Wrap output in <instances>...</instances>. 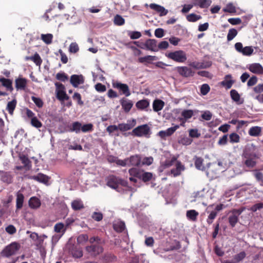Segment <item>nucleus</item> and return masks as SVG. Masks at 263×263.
Listing matches in <instances>:
<instances>
[{"mask_svg": "<svg viewBox=\"0 0 263 263\" xmlns=\"http://www.w3.org/2000/svg\"><path fill=\"white\" fill-rule=\"evenodd\" d=\"M19 158L22 163L24 164V167L27 170H29L31 167V161L29 160L28 157L25 155H21Z\"/></svg>", "mask_w": 263, "mask_h": 263, "instance_id": "obj_29", "label": "nucleus"}, {"mask_svg": "<svg viewBox=\"0 0 263 263\" xmlns=\"http://www.w3.org/2000/svg\"><path fill=\"white\" fill-rule=\"evenodd\" d=\"M27 84V80L24 78H18L15 80V86L17 90H25Z\"/></svg>", "mask_w": 263, "mask_h": 263, "instance_id": "obj_18", "label": "nucleus"}, {"mask_svg": "<svg viewBox=\"0 0 263 263\" xmlns=\"http://www.w3.org/2000/svg\"><path fill=\"white\" fill-rule=\"evenodd\" d=\"M246 256V254L245 252L242 251L234 256V260L235 262H239L245 258Z\"/></svg>", "mask_w": 263, "mask_h": 263, "instance_id": "obj_57", "label": "nucleus"}, {"mask_svg": "<svg viewBox=\"0 0 263 263\" xmlns=\"http://www.w3.org/2000/svg\"><path fill=\"white\" fill-rule=\"evenodd\" d=\"M28 178L43 183H46L49 180L48 176L42 173H39L37 175L29 176Z\"/></svg>", "mask_w": 263, "mask_h": 263, "instance_id": "obj_19", "label": "nucleus"}, {"mask_svg": "<svg viewBox=\"0 0 263 263\" xmlns=\"http://www.w3.org/2000/svg\"><path fill=\"white\" fill-rule=\"evenodd\" d=\"M253 51L251 46H246L243 48L241 53L244 55L250 56L253 53Z\"/></svg>", "mask_w": 263, "mask_h": 263, "instance_id": "obj_64", "label": "nucleus"}, {"mask_svg": "<svg viewBox=\"0 0 263 263\" xmlns=\"http://www.w3.org/2000/svg\"><path fill=\"white\" fill-rule=\"evenodd\" d=\"M205 212L209 214L206 222L208 224H211L214 221V208L213 205L208 206L205 210Z\"/></svg>", "mask_w": 263, "mask_h": 263, "instance_id": "obj_27", "label": "nucleus"}, {"mask_svg": "<svg viewBox=\"0 0 263 263\" xmlns=\"http://www.w3.org/2000/svg\"><path fill=\"white\" fill-rule=\"evenodd\" d=\"M199 213L195 210H188L186 212V216L187 218L192 221H196Z\"/></svg>", "mask_w": 263, "mask_h": 263, "instance_id": "obj_31", "label": "nucleus"}, {"mask_svg": "<svg viewBox=\"0 0 263 263\" xmlns=\"http://www.w3.org/2000/svg\"><path fill=\"white\" fill-rule=\"evenodd\" d=\"M164 106V102L162 100L159 99L154 100L153 103V110L156 112H158L162 110Z\"/></svg>", "mask_w": 263, "mask_h": 263, "instance_id": "obj_32", "label": "nucleus"}, {"mask_svg": "<svg viewBox=\"0 0 263 263\" xmlns=\"http://www.w3.org/2000/svg\"><path fill=\"white\" fill-rule=\"evenodd\" d=\"M88 236L86 234H82L77 237V242L78 244H83L85 242L89 241Z\"/></svg>", "mask_w": 263, "mask_h": 263, "instance_id": "obj_48", "label": "nucleus"}, {"mask_svg": "<svg viewBox=\"0 0 263 263\" xmlns=\"http://www.w3.org/2000/svg\"><path fill=\"white\" fill-rule=\"evenodd\" d=\"M248 69L253 73L263 74V67L259 63H253L248 67Z\"/></svg>", "mask_w": 263, "mask_h": 263, "instance_id": "obj_14", "label": "nucleus"}, {"mask_svg": "<svg viewBox=\"0 0 263 263\" xmlns=\"http://www.w3.org/2000/svg\"><path fill=\"white\" fill-rule=\"evenodd\" d=\"M222 10L224 12H228L230 13H235L236 12V8L232 3L228 4Z\"/></svg>", "mask_w": 263, "mask_h": 263, "instance_id": "obj_45", "label": "nucleus"}, {"mask_svg": "<svg viewBox=\"0 0 263 263\" xmlns=\"http://www.w3.org/2000/svg\"><path fill=\"white\" fill-rule=\"evenodd\" d=\"M120 104L125 112H128L133 106V103L132 101L124 98L120 100Z\"/></svg>", "mask_w": 263, "mask_h": 263, "instance_id": "obj_20", "label": "nucleus"}, {"mask_svg": "<svg viewBox=\"0 0 263 263\" xmlns=\"http://www.w3.org/2000/svg\"><path fill=\"white\" fill-rule=\"evenodd\" d=\"M31 100L39 108L43 107L44 103L41 99L34 96L31 97Z\"/></svg>", "mask_w": 263, "mask_h": 263, "instance_id": "obj_61", "label": "nucleus"}, {"mask_svg": "<svg viewBox=\"0 0 263 263\" xmlns=\"http://www.w3.org/2000/svg\"><path fill=\"white\" fill-rule=\"evenodd\" d=\"M181 246L180 242L178 240H174V244L165 250L166 251H170L173 250H179L181 248Z\"/></svg>", "mask_w": 263, "mask_h": 263, "instance_id": "obj_51", "label": "nucleus"}, {"mask_svg": "<svg viewBox=\"0 0 263 263\" xmlns=\"http://www.w3.org/2000/svg\"><path fill=\"white\" fill-rule=\"evenodd\" d=\"M230 96L232 100L237 104H241L242 102H240V96L238 91L235 89H232L230 92Z\"/></svg>", "mask_w": 263, "mask_h": 263, "instance_id": "obj_37", "label": "nucleus"}, {"mask_svg": "<svg viewBox=\"0 0 263 263\" xmlns=\"http://www.w3.org/2000/svg\"><path fill=\"white\" fill-rule=\"evenodd\" d=\"M54 231L57 233H62L64 234L66 231V228H65L64 223L62 222H59L55 224L54 227Z\"/></svg>", "mask_w": 263, "mask_h": 263, "instance_id": "obj_43", "label": "nucleus"}, {"mask_svg": "<svg viewBox=\"0 0 263 263\" xmlns=\"http://www.w3.org/2000/svg\"><path fill=\"white\" fill-rule=\"evenodd\" d=\"M28 204L31 209H36L40 207L41 203L38 198L33 196L31 197L29 200Z\"/></svg>", "mask_w": 263, "mask_h": 263, "instance_id": "obj_23", "label": "nucleus"}, {"mask_svg": "<svg viewBox=\"0 0 263 263\" xmlns=\"http://www.w3.org/2000/svg\"><path fill=\"white\" fill-rule=\"evenodd\" d=\"M16 196V210H19L23 208L24 201V196L20 191L17 192Z\"/></svg>", "mask_w": 263, "mask_h": 263, "instance_id": "obj_22", "label": "nucleus"}, {"mask_svg": "<svg viewBox=\"0 0 263 263\" xmlns=\"http://www.w3.org/2000/svg\"><path fill=\"white\" fill-rule=\"evenodd\" d=\"M81 130V123L79 122L76 121L72 123L71 125L69 131L71 132H76V133H79Z\"/></svg>", "mask_w": 263, "mask_h": 263, "instance_id": "obj_42", "label": "nucleus"}, {"mask_svg": "<svg viewBox=\"0 0 263 263\" xmlns=\"http://www.w3.org/2000/svg\"><path fill=\"white\" fill-rule=\"evenodd\" d=\"M261 128L259 126H253L250 128L249 130V134L251 136L257 137L260 135Z\"/></svg>", "mask_w": 263, "mask_h": 263, "instance_id": "obj_39", "label": "nucleus"}, {"mask_svg": "<svg viewBox=\"0 0 263 263\" xmlns=\"http://www.w3.org/2000/svg\"><path fill=\"white\" fill-rule=\"evenodd\" d=\"M201 18V16L195 13H191L187 15L186 19L189 22H195Z\"/></svg>", "mask_w": 263, "mask_h": 263, "instance_id": "obj_53", "label": "nucleus"}, {"mask_svg": "<svg viewBox=\"0 0 263 263\" xmlns=\"http://www.w3.org/2000/svg\"><path fill=\"white\" fill-rule=\"evenodd\" d=\"M230 142L232 143H238L240 141V136L235 133H233L229 135Z\"/></svg>", "mask_w": 263, "mask_h": 263, "instance_id": "obj_56", "label": "nucleus"}, {"mask_svg": "<svg viewBox=\"0 0 263 263\" xmlns=\"http://www.w3.org/2000/svg\"><path fill=\"white\" fill-rule=\"evenodd\" d=\"M25 61L31 60L33 61L36 66H40L42 63V60L40 55L37 52H36L33 56L26 57L25 58Z\"/></svg>", "mask_w": 263, "mask_h": 263, "instance_id": "obj_30", "label": "nucleus"}, {"mask_svg": "<svg viewBox=\"0 0 263 263\" xmlns=\"http://www.w3.org/2000/svg\"><path fill=\"white\" fill-rule=\"evenodd\" d=\"M254 172L255 179L259 182L260 185L263 186V173L258 170H254Z\"/></svg>", "mask_w": 263, "mask_h": 263, "instance_id": "obj_46", "label": "nucleus"}, {"mask_svg": "<svg viewBox=\"0 0 263 263\" xmlns=\"http://www.w3.org/2000/svg\"><path fill=\"white\" fill-rule=\"evenodd\" d=\"M244 164L249 168H253L256 165V159H244Z\"/></svg>", "mask_w": 263, "mask_h": 263, "instance_id": "obj_44", "label": "nucleus"}, {"mask_svg": "<svg viewBox=\"0 0 263 263\" xmlns=\"http://www.w3.org/2000/svg\"><path fill=\"white\" fill-rule=\"evenodd\" d=\"M72 99L74 101H76L79 105L82 106L84 105V102L82 100L81 96L79 93L74 92L72 96Z\"/></svg>", "mask_w": 263, "mask_h": 263, "instance_id": "obj_59", "label": "nucleus"}, {"mask_svg": "<svg viewBox=\"0 0 263 263\" xmlns=\"http://www.w3.org/2000/svg\"><path fill=\"white\" fill-rule=\"evenodd\" d=\"M149 105L148 101L143 99L138 101L136 104V106L138 109L142 110L147 108Z\"/></svg>", "mask_w": 263, "mask_h": 263, "instance_id": "obj_40", "label": "nucleus"}, {"mask_svg": "<svg viewBox=\"0 0 263 263\" xmlns=\"http://www.w3.org/2000/svg\"><path fill=\"white\" fill-rule=\"evenodd\" d=\"M0 178L2 181L7 184H10L13 181V176L9 172L0 171Z\"/></svg>", "mask_w": 263, "mask_h": 263, "instance_id": "obj_15", "label": "nucleus"}, {"mask_svg": "<svg viewBox=\"0 0 263 263\" xmlns=\"http://www.w3.org/2000/svg\"><path fill=\"white\" fill-rule=\"evenodd\" d=\"M177 71L180 75L185 78L193 76L194 73L192 69L187 66L177 67Z\"/></svg>", "mask_w": 263, "mask_h": 263, "instance_id": "obj_8", "label": "nucleus"}, {"mask_svg": "<svg viewBox=\"0 0 263 263\" xmlns=\"http://www.w3.org/2000/svg\"><path fill=\"white\" fill-rule=\"evenodd\" d=\"M113 229L117 233L122 232L125 229L124 222L122 221H116L113 223Z\"/></svg>", "mask_w": 263, "mask_h": 263, "instance_id": "obj_28", "label": "nucleus"}, {"mask_svg": "<svg viewBox=\"0 0 263 263\" xmlns=\"http://www.w3.org/2000/svg\"><path fill=\"white\" fill-rule=\"evenodd\" d=\"M114 24L118 26H122L125 24V20L120 15L117 14L114 17Z\"/></svg>", "mask_w": 263, "mask_h": 263, "instance_id": "obj_52", "label": "nucleus"}, {"mask_svg": "<svg viewBox=\"0 0 263 263\" xmlns=\"http://www.w3.org/2000/svg\"><path fill=\"white\" fill-rule=\"evenodd\" d=\"M193 3L195 6H198L201 8H207L211 3L210 0H193Z\"/></svg>", "mask_w": 263, "mask_h": 263, "instance_id": "obj_34", "label": "nucleus"}, {"mask_svg": "<svg viewBox=\"0 0 263 263\" xmlns=\"http://www.w3.org/2000/svg\"><path fill=\"white\" fill-rule=\"evenodd\" d=\"M20 245L17 242H12L5 248L1 252V255L3 257H9L14 255L20 250Z\"/></svg>", "mask_w": 263, "mask_h": 263, "instance_id": "obj_4", "label": "nucleus"}, {"mask_svg": "<svg viewBox=\"0 0 263 263\" xmlns=\"http://www.w3.org/2000/svg\"><path fill=\"white\" fill-rule=\"evenodd\" d=\"M136 120L133 119L132 120H128L127 123H119V130L121 132H125L127 130L132 129L136 125Z\"/></svg>", "mask_w": 263, "mask_h": 263, "instance_id": "obj_7", "label": "nucleus"}, {"mask_svg": "<svg viewBox=\"0 0 263 263\" xmlns=\"http://www.w3.org/2000/svg\"><path fill=\"white\" fill-rule=\"evenodd\" d=\"M31 125L36 128H39L42 126V122L37 118V117L32 118L31 119Z\"/></svg>", "mask_w": 263, "mask_h": 263, "instance_id": "obj_55", "label": "nucleus"}, {"mask_svg": "<svg viewBox=\"0 0 263 263\" xmlns=\"http://www.w3.org/2000/svg\"><path fill=\"white\" fill-rule=\"evenodd\" d=\"M158 58L156 56L146 55L138 59V62L141 63H151L152 61H156Z\"/></svg>", "mask_w": 263, "mask_h": 263, "instance_id": "obj_36", "label": "nucleus"}, {"mask_svg": "<svg viewBox=\"0 0 263 263\" xmlns=\"http://www.w3.org/2000/svg\"><path fill=\"white\" fill-rule=\"evenodd\" d=\"M237 31L234 28L229 29L227 35V40L230 41L232 40L237 34Z\"/></svg>", "mask_w": 263, "mask_h": 263, "instance_id": "obj_54", "label": "nucleus"}, {"mask_svg": "<svg viewBox=\"0 0 263 263\" xmlns=\"http://www.w3.org/2000/svg\"><path fill=\"white\" fill-rule=\"evenodd\" d=\"M16 104L17 102L15 99L12 100L11 101L8 102L6 107V110L11 115L13 114L14 110L16 106Z\"/></svg>", "mask_w": 263, "mask_h": 263, "instance_id": "obj_38", "label": "nucleus"}, {"mask_svg": "<svg viewBox=\"0 0 263 263\" xmlns=\"http://www.w3.org/2000/svg\"><path fill=\"white\" fill-rule=\"evenodd\" d=\"M71 208L74 211H79L84 209V206L81 199H76L71 202Z\"/></svg>", "mask_w": 263, "mask_h": 263, "instance_id": "obj_33", "label": "nucleus"}, {"mask_svg": "<svg viewBox=\"0 0 263 263\" xmlns=\"http://www.w3.org/2000/svg\"><path fill=\"white\" fill-rule=\"evenodd\" d=\"M56 79L62 82H65L68 80V76L64 72H58L56 74Z\"/></svg>", "mask_w": 263, "mask_h": 263, "instance_id": "obj_58", "label": "nucleus"}, {"mask_svg": "<svg viewBox=\"0 0 263 263\" xmlns=\"http://www.w3.org/2000/svg\"><path fill=\"white\" fill-rule=\"evenodd\" d=\"M149 6L151 9L159 13L160 16L166 15L168 13L167 10L165 9L164 7L159 5L152 3Z\"/></svg>", "mask_w": 263, "mask_h": 263, "instance_id": "obj_12", "label": "nucleus"}, {"mask_svg": "<svg viewBox=\"0 0 263 263\" xmlns=\"http://www.w3.org/2000/svg\"><path fill=\"white\" fill-rule=\"evenodd\" d=\"M242 157L243 159L257 158V155L251 148H246L243 152Z\"/></svg>", "mask_w": 263, "mask_h": 263, "instance_id": "obj_24", "label": "nucleus"}, {"mask_svg": "<svg viewBox=\"0 0 263 263\" xmlns=\"http://www.w3.org/2000/svg\"><path fill=\"white\" fill-rule=\"evenodd\" d=\"M89 242L90 245L85 247V251L89 256L95 257L103 252V241L99 236L90 237Z\"/></svg>", "mask_w": 263, "mask_h": 263, "instance_id": "obj_1", "label": "nucleus"}, {"mask_svg": "<svg viewBox=\"0 0 263 263\" xmlns=\"http://www.w3.org/2000/svg\"><path fill=\"white\" fill-rule=\"evenodd\" d=\"M30 237L35 242V245L37 247L42 246L44 241V237H47L45 235L39 236L37 233L32 232L30 235Z\"/></svg>", "mask_w": 263, "mask_h": 263, "instance_id": "obj_16", "label": "nucleus"}, {"mask_svg": "<svg viewBox=\"0 0 263 263\" xmlns=\"http://www.w3.org/2000/svg\"><path fill=\"white\" fill-rule=\"evenodd\" d=\"M145 49L152 51H158V48L157 47V41L155 39H148L144 44H142Z\"/></svg>", "mask_w": 263, "mask_h": 263, "instance_id": "obj_11", "label": "nucleus"}, {"mask_svg": "<svg viewBox=\"0 0 263 263\" xmlns=\"http://www.w3.org/2000/svg\"><path fill=\"white\" fill-rule=\"evenodd\" d=\"M203 159L201 158L196 157L195 161V165L196 167L198 170H203L204 166L202 165Z\"/></svg>", "mask_w": 263, "mask_h": 263, "instance_id": "obj_62", "label": "nucleus"}, {"mask_svg": "<svg viewBox=\"0 0 263 263\" xmlns=\"http://www.w3.org/2000/svg\"><path fill=\"white\" fill-rule=\"evenodd\" d=\"M235 81L232 80V76L230 74L226 75L223 81L220 82L221 85L224 87L226 89L231 88Z\"/></svg>", "mask_w": 263, "mask_h": 263, "instance_id": "obj_21", "label": "nucleus"}, {"mask_svg": "<svg viewBox=\"0 0 263 263\" xmlns=\"http://www.w3.org/2000/svg\"><path fill=\"white\" fill-rule=\"evenodd\" d=\"M144 170L137 167H133L128 170L130 176L141 179Z\"/></svg>", "mask_w": 263, "mask_h": 263, "instance_id": "obj_25", "label": "nucleus"}, {"mask_svg": "<svg viewBox=\"0 0 263 263\" xmlns=\"http://www.w3.org/2000/svg\"><path fill=\"white\" fill-rule=\"evenodd\" d=\"M103 259L106 263H108L116 260L117 257L112 254L106 253L104 255Z\"/></svg>", "mask_w": 263, "mask_h": 263, "instance_id": "obj_50", "label": "nucleus"}, {"mask_svg": "<svg viewBox=\"0 0 263 263\" xmlns=\"http://www.w3.org/2000/svg\"><path fill=\"white\" fill-rule=\"evenodd\" d=\"M106 184L109 187L118 191V188L120 185L126 187L128 182L114 175H110L107 178Z\"/></svg>", "mask_w": 263, "mask_h": 263, "instance_id": "obj_2", "label": "nucleus"}, {"mask_svg": "<svg viewBox=\"0 0 263 263\" xmlns=\"http://www.w3.org/2000/svg\"><path fill=\"white\" fill-rule=\"evenodd\" d=\"M128 166H139L141 164V158L138 155H132L127 158Z\"/></svg>", "mask_w": 263, "mask_h": 263, "instance_id": "obj_10", "label": "nucleus"}, {"mask_svg": "<svg viewBox=\"0 0 263 263\" xmlns=\"http://www.w3.org/2000/svg\"><path fill=\"white\" fill-rule=\"evenodd\" d=\"M69 252L73 257L79 258L83 256V253L82 249L76 246L73 245L69 249Z\"/></svg>", "mask_w": 263, "mask_h": 263, "instance_id": "obj_17", "label": "nucleus"}, {"mask_svg": "<svg viewBox=\"0 0 263 263\" xmlns=\"http://www.w3.org/2000/svg\"><path fill=\"white\" fill-rule=\"evenodd\" d=\"M150 133V128L147 124H143L140 125L135 128L131 132L128 133H124L123 135L124 136H127L128 135H132L135 137H142L145 136L149 135Z\"/></svg>", "mask_w": 263, "mask_h": 263, "instance_id": "obj_3", "label": "nucleus"}, {"mask_svg": "<svg viewBox=\"0 0 263 263\" xmlns=\"http://www.w3.org/2000/svg\"><path fill=\"white\" fill-rule=\"evenodd\" d=\"M93 130V125L91 123H88L81 125V130L83 133L91 132Z\"/></svg>", "mask_w": 263, "mask_h": 263, "instance_id": "obj_63", "label": "nucleus"}, {"mask_svg": "<svg viewBox=\"0 0 263 263\" xmlns=\"http://www.w3.org/2000/svg\"><path fill=\"white\" fill-rule=\"evenodd\" d=\"M243 210V209H233L231 211L232 215L229 217V222L232 228L234 227L238 222V216L242 213Z\"/></svg>", "mask_w": 263, "mask_h": 263, "instance_id": "obj_6", "label": "nucleus"}, {"mask_svg": "<svg viewBox=\"0 0 263 263\" xmlns=\"http://www.w3.org/2000/svg\"><path fill=\"white\" fill-rule=\"evenodd\" d=\"M53 38V35L52 34H41V39L47 44H49L51 43L52 40Z\"/></svg>", "mask_w": 263, "mask_h": 263, "instance_id": "obj_49", "label": "nucleus"}, {"mask_svg": "<svg viewBox=\"0 0 263 263\" xmlns=\"http://www.w3.org/2000/svg\"><path fill=\"white\" fill-rule=\"evenodd\" d=\"M166 56L178 63H184L187 59L186 53L183 50H177L171 52L166 54Z\"/></svg>", "mask_w": 263, "mask_h": 263, "instance_id": "obj_5", "label": "nucleus"}, {"mask_svg": "<svg viewBox=\"0 0 263 263\" xmlns=\"http://www.w3.org/2000/svg\"><path fill=\"white\" fill-rule=\"evenodd\" d=\"M57 98L60 101L68 100L69 99L65 90H58L56 92Z\"/></svg>", "mask_w": 263, "mask_h": 263, "instance_id": "obj_41", "label": "nucleus"}, {"mask_svg": "<svg viewBox=\"0 0 263 263\" xmlns=\"http://www.w3.org/2000/svg\"><path fill=\"white\" fill-rule=\"evenodd\" d=\"M181 116L185 120L190 119L193 116V111L192 110H184L181 112Z\"/></svg>", "mask_w": 263, "mask_h": 263, "instance_id": "obj_60", "label": "nucleus"}, {"mask_svg": "<svg viewBox=\"0 0 263 263\" xmlns=\"http://www.w3.org/2000/svg\"><path fill=\"white\" fill-rule=\"evenodd\" d=\"M0 82L3 86L5 87L8 90L12 91L13 89L12 87V81L8 79L2 78L0 79Z\"/></svg>", "mask_w": 263, "mask_h": 263, "instance_id": "obj_35", "label": "nucleus"}, {"mask_svg": "<svg viewBox=\"0 0 263 263\" xmlns=\"http://www.w3.org/2000/svg\"><path fill=\"white\" fill-rule=\"evenodd\" d=\"M184 170V167L182 165L181 163L177 161L176 164V168H173L171 171V173L173 175L174 177H177L181 174V171Z\"/></svg>", "mask_w": 263, "mask_h": 263, "instance_id": "obj_26", "label": "nucleus"}, {"mask_svg": "<svg viewBox=\"0 0 263 263\" xmlns=\"http://www.w3.org/2000/svg\"><path fill=\"white\" fill-rule=\"evenodd\" d=\"M153 175L152 173L144 171L140 180L145 183L151 181L153 178Z\"/></svg>", "mask_w": 263, "mask_h": 263, "instance_id": "obj_47", "label": "nucleus"}, {"mask_svg": "<svg viewBox=\"0 0 263 263\" xmlns=\"http://www.w3.org/2000/svg\"><path fill=\"white\" fill-rule=\"evenodd\" d=\"M113 87L120 89L126 97L130 96V92L128 85L126 84H122L120 82L114 83Z\"/></svg>", "mask_w": 263, "mask_h": 263, "instance_id": "obj_13", "label": "nucleus"}, {"mask_svg": "<svg viewBox=\"0 0 263 263\" xmlns=\"http://www.w3.org/2000/svg\"><path fill=\"white\" fill-rule=\"evenodd\" d=\"M84 78L82 75L73 74L70 77V82L74 87H78L84 83Z\"/></svg>", "mask_w": 263, "mask_h": 263, "instance_id": "obj_9", "label": "nucleus"}]
</instances>
